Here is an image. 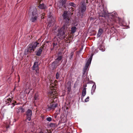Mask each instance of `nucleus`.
<instances>
[{
    "mask_svg": "<svg viewBox=\"0 0 133 133\" xmlns=\"http://www.w3.org/2000/svg\"><path fill=\"white\" fill-rule=\"evenodd\" d=\"M30 13V20L32 22H36L38 17L36 9L35 7H31L29 10Z\"/></svg>",
    "mask_w": 133,
    "mask_h": 133,
    "instance_id": "1",
    "label": "nucleus"
},
{
    "mask_svg": "<svg viewBox=\"0 0 133 133\" xmlns=\"http://www.w3.org/2000/svg\"><path fill=\"white\" fill-rule=\"evenodd\" d=\"M68 25L66 24H64L63 26L58 31V37L61 39H64L67 36L66 34L65 33L68 31Z\"/></svg>",
    "mask_w": 133,
    "mask_h": 133,
    "instance_id": "2",
    "label": "nucleus"
},
{
    "mask_svg": "<svg viewBox=\"0 0 133 133\" xmlns=\"http://www.w3.org/2000/svg\"><path fill=\"white\" fill-rule=\"evenodd\" d=\"M39 44V43L37 42L30 43L28 46L27 51L31 52L32 51H34V49Z\"/></svg>",
    "mask_w": 133,
    "mask_h": 133,
    "instance_id": "3",
    "label": "nucleus"
},
{
    "mask_svg": "<svg viewBox=\"0 0 133 133\" xmlns=\"http://www.w3.org/2000/svg\"><path fill=\"white\" fill-rule=\"evenodd\" d=\"M64 22L66 24L70 23L71 22V17L65 11H64L62 15Z\"/></svg>",
    "mask_w": 133,
    "mask_h": 133,
    "instance_id": "4",
    "label": "nucleus"
},
{
    "mask_svg": "<svg viewBox=\"0 0 133 133\" xmlns=\"http://www.w3.org/2000/svg\"><path fill=\"white\" fill-rule=\"evenodd\" d=\"M93 55L92 54L91 56L88 60L85 65L83 69V75H85V76L87 75V69L89 66L90 65L91 60L92 59Z\"/></svg>",
    "mask_w": 133,
    "mask_h": 133,
    "instance_id": "5",
    "label": "nucleus"
},
{
    "mask_svg": "<svg viewBox=\"0 0 133 133\" xmlns=\"http://www.w3.org/2000/svg\"><path fill=\"white\" fill-rule=\"evenodd\" d=\"M52 15V13L51 12H49L48 15V18L47 20L48 23V25L49 26H51L52 24H53L55 21Z\"/></svg>",
    "mask_w": 133,
    "mask_h": 133,
    "instance_id": "6",
    "label": "nucleus"
},
{
    "mask_svg": "<svg viewBox=\"0 0 133 133\" xmlns=\"http://www.w3.org/2000/svg\"><path fill=\"white\" fill-rule=\"evenodd\" d=\"M57 106V103L54 102V101H52L51 103L48 105L46 109L48 111H50L52 110H54Z\"/></svg>",
    "mask_w": 133,
    "mask_h": 133,
    "instance_id": "7",
    "label": "nucleus"
},
{
    "mask_svg": "<svg viewBox=\"0 0 133 133\" xmlns=\"http://www.w3.org/2000/svg\"><path fill=\"white\" fill-rule=\"evenodd\" d=\"M88 0H84L83 3L81 5V13L84 14V12L86 10V6L88 4Z\"/></svg>",
    "mask_w": 133,
    "mask_h": 133,
    "instance_id": "8",
    "label": "nucleus"
},
{
    "mask_svg": "<svg viewBox=\"0 0 133 133\" xmlns=\"http://www.w3.org/2000/svg\"><path fill=\"white\" fill-rule=\"evenodd\" d=\"M26 119L29 121H30L31 119V117L32 116V111L30 109H28L26 112Z\"/></svg>",
    "mask_w": 133,
    "mask_h": 133,
    "instance_id": "9",
    "label": "nucleus"
},
{
    "mask_svg": "<svg viewBox=\"0 0 133 133\" xmlns=\"http://www.w3.org/2000/svg\"><path fill=\"white\" fill-rule=\"evenodd\" d=\"M66 1V0H59L57 4V6L59 8H62V6L65 7V4Z\"/></svg>",
    "mask_w": 133,
    "mask_h": 133,
    "instance_id": "10",
    "label": "nucleus"
},
{
    "mask_svg": "<svg viewBox=\"0 0 133 133\" xmlns=\"http://www.w3.org/2000/svg\"><path fill=\"white\" fill-rule=\"evenodd\" d=\"M107 12L104 10V9L102 10H101L100 12L99 13V16L100 17H104L105 18L107 16Z\"/></svg>",
    "mask_w": 133,
    "mask_h": 133,
    "instance_id": "11",
    "label": "nucleus"
},
{
    "mask_svg": "<svg viewBox=\"0 0 133 133\" xmlns=\"http://www.w3.org/2000/svg\"><path fill=\"white\" fill-rule=\"evenodd\" d=\"M6 100L5 101L6 105L8 106L11 104L12 105V103L13 102V99L9 98L6 99Z\"/></svg>",
    "mask_w": 133,
    "mask_h": 133,
    "instance_id": "12",
    "label": "nucleus"
},
{
    "mask_svg": "<svg viewBox=\"0 0 133 133\" xmlns=\"http://www.w3.org/2000/svg\"><path fill=\"white\" fill-rule=\"evenodd\" d=\"M44 46L43 45L40 48L38 49V50L37 51L36 55L39 56H40L41 55V54L42 52V51L43 50V47Z\"/></svg>",
    "mask_w": 133,
    "mask_h": 133,
    "instance_id": "13",
    "label": "nucleus"
},
{
    "mask_svg": "<svg viewBox=\"0 0 133 133\" xmlns=\"http://www.w3.org/2000/svg\"><path fill=\"white\" fill-rule=\"evenodd\" d=\"M111 19L112 20H111L110 19H109L108 20L107 24L109 26L113 25L115 22V21L112 20V19Z\"/></svg>",
    "mask_w": 133,
    "mask_h": 133,
    "instance_id": "14",
    "label": "nucleus"
},
{
    "mask_svg": "<svg viewBox=\"0 0 133 133\" xmlns=\"http://www.w3.org/2000/svg\"><path fill=\"white\" fill-rule=\"evenodd\" d=\"M38 7L40 9H45L46 8V6L45 5L44 3L40 4Z\"/></svg>",
    "mask_w": 133,
    "mask_h": 133,
    "instance_id": "15",
    "label": "nucleus"
},
{
    "mask_svg": "<svg viewBox=\"0 0 133 133\" xmlns=\"http://www.w3.org/2000/svg\"><path fill=\"white\" fill-rule=\"evenodd\" d=\"M38 67V62H35L34 65L32 66V70H34L36 68Z\"/></svg>",
    "mask_w": 133,
    "mask_h": 133,
    "instance_id": "16",
    "label": "nucleus"
},
{
    "mask_svg": "<svg viewBox=\"0 0 133 133\" xmlns=\"http://www.w3.org/2000/svg\"><path fill=\"white\" fill-rule=\"evenodd\" d=\"M62 56L61 55H58L57 56L56 59L60 62L61 61H62Z\"/></svg>",
    "mask_w": 133,
    "mask_h": 133,
    "instance_id": "17",
    "label": "nucleus"
},
{
    "mask_svg": "<svg viewBox=\"0 0 133 133\" xmlns=\"http://www.w3.org/2000/svg\"><path fill=\"white\" fill-rule=\"evenodd\" d=\"M86 88H84L82 90V98H83L86 95Z\"/></svg>",
    "mask_w": 133,
    "mask_h": 133,
    "instance_id": "18",
    "label": "nucleus"
},
{
    "mask_svg": "<svg viewBox=\"0 0 133 133\" xmlns=\"http://www.w3.org/2000/svg\"><path fill=\"white\" fill-rule=\"evenodd\" d=\"M103 31V30L102 29H100L98 31V33H97V36L98 37H99L102 33Z\"/></svg>",
    "mask_w": 133,
    "mask_h": 133,
    "instance_id": "19",
    "label": "nucleus"
},
{
    "mask_svg": "<svg viewBox=\"0 0 133 133\" xmlns=\"http://www.w3.org/2000/svg\"><path fill=\"white\" fill-rule=\"evenodd\" d=\"M58 82V81L56 80H55L54 83H52L51 84H50L51 86L52 87V88H54L55 87H56L57 85L56 83Z\"/></svg>",
    "mask_w": 133,
    "mask_h": 133,
    "instance_id": "20",
    "label": "nucleus"
},
{
    "mask_svg": "<svg viewBox=\"0 0 133 133\" xmlns=\"http://www.w3.org/2000/svg\"><path fill=\"white\" fill-rule=\"evenodd\" d=\"M76 30V27L74 26L71 28V32L72 33H74Z\"/></svg>",
    "mask_w": 133,
    "mask_h": 133,
    "instance_id": "21",
    "label": "nucleus"
},
{
    "mask_svg": "<svg viewBox=\"0 0 133 133\" xmlns=\"http://www.w3.org/2000/svg\"><path fill=\"white\" fill-rule=\"evenodd\" d=\"M58 43H57L56 42H54L53 43V48H56L58 47Z\"/></svg>",
    "mask_w": 133,
    "mask_h": 133,
    "instance_id": "22",
    "label": "nucleus"
},
{
    "mask_svg": "<svg viewBox=\"0 0 133 133\" xmlns=\"http://www.w3.org/2000/svg\"><path fill=\"white\" fill-rule=\"evenodd\" d=\"M58 65L54 63V62H52V68L53 69H56Z\"/></svg>",
    "mask_w": 133,
    "mask_h": 133,
    "instance_id": "23",
    "label": "nucleus"
},
{
    "mask_svg": "<svg viewBox=\"0 0 133 133\" xmlns=\"http://www.w3.org/2000/svg\"><path fill=\"white\" fill-rule=\"evenodd\" d=\"M71 84L69 85L68 86H66V88H67L68 89V93H69L71 89Z\"/></svg>",
    "mask_w": 133,
    "mask_h": 133,
    "instance_id": "24",
    "label": "nucleus"
},
{
    "mask_svg": "<svg viewBox=\"0 0 133 133\" xmlns=\"http://www.w3.org/2000/svg\"><path fill=\"white\" fill-rule=\"evenodd\" d=\"M54 62V63H56V64L57 65H59L62 62V61H61V62H60L58 61L56 59H55V61Z\"/></svg>",
    "mask_w": 133,
    "mask_h": 133,
    "instance_id": "25",
    "label": "nucleus"
},
{
    "mask_svg": "<svg viewBox=\"0 0 133 133\" xmlns=\"http://www.w3.org/2000/svg\"><path fill=\"white\" fill-rule=\"evenodd\" d=\"M60 74L58 72H57L56 75V78L57 79H58L60 77Z\"/></svg>",
    "mask_w": 133,
    "mask_h": 133,
    "instance_id": "26",
    "label": "nucleus"
},
{
    "mask_svg": "<svg viewBox=\"0 0 133 133\" xmlns=\"http://www.w3.org/2000/svg\"><path fill=\"white\" fill-rule=\"evenodd\" d=\"M96 88V85H94L92 87L91 91H92L93 92H94Z\"/></svg>",
    "mask_w": 133,
    "mask_h": 133,
    "instance_id": "27",
    "label": "nucleus"
},
{
    "mask_svg": "<svg viewBox=\"0 0 133 133\" xmlns=\"http://www.w3.org/2000/svg\"><path fill=\"white\" fill-rule=\"evenodd\" d=\"M19 110H20V111L21 112L23 113V112L25 111L24 109L23 108L21 107H19Z\"/></svg>",
    "mask_w": 133,
    "mask_h": 133,
    "instance_id": "28",
    "label": "nucleus"
},
{
    "mask_svg": "<svg viewBox=\"0 0 133 133\" xmlns=\"http://www.w3.org/2000/svg\"><path fill=\"white\" fill-rule=\"evenodd\" d=\"M34 98L35 100H37L38 99V95L37 94H35V97Z\"/></svg>",
    "mask_w": 133,
    "mask_h": 133,
    "instance_id": "29",
    "label": "nucleus"
},
{
    "mask_svg": "<svg viewBox=\"0 0 133 133\" xmlns=\"http://www.w3.org/2000/svg\"><path fill=\"white\" fill-rule=\"evenodd\" d=\"M53 100L54 99H57V98L55 96H54L53 95H51V96L50 97Z\"/></svg>",
    "mask_w": 133,
    "mask_h": 133,
    "instance_id": "30",
    "label": "nucleus"
},
{
    "mask_svg": "<svg viewBox=\"0 0 133 133\" xmlns=\"http://www.w3.org/2000/svg\"><path fill=\"white\" fill-rule=\"evenodd\" d=\"M35 71L36 72V74H37L36 73L38 74L39 72V69L38 67L36 68L35 69Z\"/></svg>",
    "mask_w": 133,
    "mask_h": 133,
    "instance_id": "31",
    "label": "nucleus"
},
{
    "mask_svg": "<svg viewBox=\"0 0 133 133\" xmlns=\"http://www.w3.org/2000/svg\"><path fill=\"white\" fill-rule=\"evenodd\" d=\"M46 119L47 121L50 122L51 121L52 118L51 117H48L46 118Z\"/></svg>",
    "mask_w": 133,
    "mask_h": 133,
    "instance_id": "32",
    "label": "nucleus"
},
{
    "mask_svg": "<svg viewBox=\"0 0 133 133\" xmlns=\"http://www.w3.org/2000/svg\"><path fill=\"white\" fill-rule=\"evenodd\" d=\"M13 102H12V105H13V107H14L15 105V104L16 103V101H15L14 100H13Z\"/></svg>",
    "mask_w": 133,
    "mask_h": 133,
    "instance_id": "33",
    "label": "nucleus"
},
{
    "mask_svg": "<svg viewBox=\"0 0 133 133\" xmlns=\"http://www.w3.org/2000/svg\"><path fill=\"white\" fill-rule=\"evenodd\" d=\"M70 5L71 6H73V7H75L76 6V5L75 4H74L73 3H71L70 4Z\"/></svg>",
    "mask_w": 133,
    "mask_h": 133,
    "instance_id": "34",
    "label": "nucleus"
},
{
    "mask_svg": "<svg viewBox=\"0 0 133 133\" xmlns=\"http://www.w3.org/2000/svg\"><path fill=\"white\" fill-rule=\"evenodd\" d=\"M89 97L88 96L85 100V102H87L89 101L88 99H89Z\"/></svg>",
    "mask_w": 133,
    "mask_h": 133,
    "instance_id": "35",
    "label": "nucleus"
},
{
    "mask_svg": "<svg viewBox=\"0 0 133 133\" xmlns=\"http://www.w3.org/2000/svg\"><path fill=\"white\" fill-rule=\"evenodd\" d=\"M16 111L17 114H18L20 112V110H19V108L16 110Z\"/></svg>",
    "mask_w": 133,
    "mask_h": 133,
    "instance_id": "36",
    "label": "nucleus"
},
{
    "mask_svg": "<svg viewBox=\"0 0 133 133\" xmlns=\"http://www.w3.org/2000/svg\"><path fill=\"white\" fill-rule=\"evenodd\" d=\"M41 15H42V16H41V18L42 19L44 18V16L45 14L43 13L42 14H41Z\"/></svg>",
    "mask_w": 133,
    "mask_h": 133,
    "instance_id": "37",
    "label": "nucleus"
},
{
    "mask_svg": "<svg viewBox=\"0 0 133 133\" xmlns=\"http://www.w3.org/2000/svg\"><path fill=\"white\" fill-rule=\"evenodd\" d=\"M83 45H82L81 46V48H80V50H79V51L80 52L81 51H82V50L83 49Z\"/></svg>",
    "mask_w": 133,
    "mask_h": 133,
    "instance_id": "38",
    "label": "nucleus"
},
{
    "mask_svg": "<svg viewBox=\"0 0 133 133\" xmlns=\"http://www.w3.org/2000/svg\"><path fill=\"white\" fill-rule=\"evenodd\" d=\"M54 125H55V124L54 123H51L50 124V126L51 127H52L54 126Z\"/></svg>",
    "mask_w": 133,
    "mask_h": 133,
    "instance_id": "39",
    "label": "nucleus"
},
{
    "mask_svg": "<svg viewBox=\"0 0 133 133\" xmlns=\"http://www.w3.org/2000/svg\"><path fill=\"white\" fill-rule=\"evenodd\" d=\"M46 133H50V132H50V131H48V130L46 129Z\"/></svg>",
    "mask_w": 133,
    "mask_h": 133,
    "instance_id": "40",
    "label": "nucleus"
},
{
    "mask_svg": "<svg viewBox=\"0 0 133 133\" xmlns=\"http://www.w3.org/2000/svg\"><path fill=\"white\" fill-rule=\"evenodd\" d=\"M83 87H84V88H85L87 87V85L86 84H84L83 85Z\"/></svg>",
    "mask_w": 133,
    "mask_h": 133,
    "instance_id": "41",
    "label": "nucleus"
},
{
    "mask_svg": "<svg viewBox=\"0 0 133 133\" xmlns=\"http://www.w3.org/2000/svg\"><path fill=\"white\" fill-rule=\"evenodd\" d=\"M73 53L72 52L71 53V58L72 57V56H73Z\"/></svg>",
    "mask_w": 133,
    "mask_h": 133,
    "instance_id": "42",
    "label": "nucleus"
},
{
    "mask_svg": "<svg viewBox=\"0 0 133 133\" xmlns=\"http://www.w3.org/2000/svg\"><path fill=\"white\" fill-rule=\"evenodd\" d=\"M111 29H112V30H114V29H115V28H114V26H113L112 27H111Z\"/></svg>",
    "mask_w": 133,
    "mask_h": 133,
    "instance_id": "43",
    "label": "nucleus"
},
{
    "mask_svg": "<svg viewBox=\"0 0 133 133\" xmlns=\"http://www.w3.org/2000/svg\"><path fill=\"white\" fill-rule=\"evenodd\" d=\"M42 1V0H38V1L39 2V3H40L41 1Z\"/></svg>",
    "mask_w": 133,
    "mask_h": 133,
    "instance_id": "44",
    "label": "nucleus"
},
{
    "mask_svg": "<svg viewBox=\"0 0 133 133\" xmlns=\"http://www.w3.org/2000/svg\"><path fill=\"white\" fill-rule=\"evenodd\" d=\"M52 95H54V92H53L52 93Z\"/></svg>",
    "mask_w": 133,
    "mask_h": 133,
    "instance_id": "45",
    "label": "nucleus"
}]
</instances>
